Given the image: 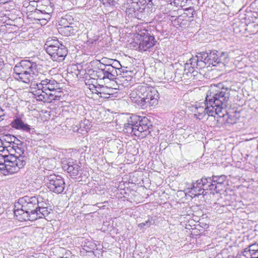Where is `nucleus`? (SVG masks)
<instances>
[{"mask_svg":"<svg viewBox=\"0 0 258 258\" xmlns=\"http://www.w3.org/2000/svg\"><path fill=\"white\" fill-rule=\"evenodd\" d=\"M231 89L226 87L223 83L216 85L215 91L207 95L206 102L208 104L214 107L220 117H222L228 123H232V119L228 113L227 108L229 105Z\"/></svg>","mask_w":258,"mask_h":258,"instance_id":"f257e3e1","label":"nucleus"},{"mask_svg":"<svg viewBox=\"0 0 258 258\" xmlns=\"http://www.w3.org/2000/svg\"><path fill=\"white\" fill-rule=\"evenodd\" d=\"M38 197L24 196L15 205L14 215L19 221H34L37 216Z\"/></svg>","mask_w":258,"mask_h":258,"instance_id":"f03ea898","label":"nucleus"},{"mask_svg":"<svg viewBox=\"0 0 258 258\" xmlns=\"http://www.w3.org/2000/svg\"><path fill=\"white\" fill-rule=\"evenodd\" d=\"M150 122L146 117L132 115L124 123L123 131L128 134L144 138L150 133Z\"/></svg>","mask_w":258,"mask_h":258,"instance_id":"7ed1b4c3","label":"nucleus"},{"mask_svg":"<svg viewBox=\"0 0 258 258\" xmlns=\"http://www.w3.org/2000/svg\"><path fill=\"white\" fill-rule=\"evenodd\" d=\"M24 150L21 146H18L14 152L7 157L4 163H0V170L2 173L7 175L18 172L19 170L24 167L26 163V157L22 155Z\"/></svg>","mask_w":258,"mask_h":258,"instance_id":"20e7f679","label":"nucleus"},{"mask_svg":"<svg viewBox=\"0 0 258 258\" xmlns=\"http://www.w3.org/2000/svg\"><path fill=\"white\" fill-rule=\"evenodd\" d=\"M38 65L29 60H22L14 68L15 78L25 83H29L38 76Z\"/></svg>","mask_w":258,"mask_h":258,"instance_id":"39448f33","label":"nucleus"},{"mask_svg":"<svg viewBox=\"0 0 258 258\" xmlns=\"http://www.w3.org/2000/svg\"><path fill=\"white\" fill-rule=\"evenodd\" d=\"M112 63L104 64L103 62L97 64L96 71L92 72L93 76L97 77L100 80L108 79L113 81L118 76V71H120L121 65L117 60H107Z\"/></svg>","mask_w":258,"mask_h":258,"instance_id":"423d86ee","label":"nucleus"},{"mask_svg":"<svg viewBox=\"0 0 258 258\" xmlns=\"http://www.w3.org/2000/svg\"><path fill=\"white\" fill-rule=\"evenodd\" d=\"M44 48L46 52L54 61H62L68 53L66 46L57 39L50 37L47 39L44 44Z\"/></svg>","mask_w":258,"mask_h":258,"instance_id":"0eeeda50","label":"nucleus"},{"mask_svg":"<svg viewBox=\"0 0 258 258\" xmlns=\"http://www.w3.org/2000/svg\"><path fill=\"white\" fill-rule=\"evenodd\" d=\"M44 181L50 191L57 194L62 192L64 189L65 183L62 177L54 174L44 176Z\"/></svg>","mask_w":258,"mask_h":258,"instance_id":"6e6552de","label":"nucleus"},{"mask_svg":"<svg viewBox=\"0 0 258 258\" xmlns=\"http://www.w3.org/2000/svg\"><path fill=\"white\" fill-rule=\"evenodd\" d=\"M146 92H145L143 99L141 101L142 103V108L155 106L158 104L159 93L157 90L154 87L145 85Z\"/></svg>","mask_w":258,"mask_h":258,"instance_id":"1a4fd4ad","label":"nucleus"},{"mask_svg":"<svg viewBox=\"0 0 258 258\" xmlns=\"http://www.w3.org/2000/svg\"><path fill=\"white\" fill-rule=\"evenodd\" d=\"M208 177H203L201 179L192 182L191 187H188V192L194 197L206 195L204 192L209 188Z\"/></svg>","mask_w":258,"mask_h":258,"instance_id":"9d476101","label":"nucleus"},{"mask_svg":"<svg viewBox=\"0 0 258 258\" xmlns=\"http://www.w3.org/2000/svg\"><path fill=\"white\" fill-rule=\"evenodd\" d=\"M209 180L208 187L210 190H213L216 193H219L225 186V182L226 181L227 176L224 175L220 176L213 175L212 177H208Z\"/></svg>","mask_w":258,"mask_h":258,"instance_id":"9b49d317","label":"nucleus"},{"mask_svg":"<svg viewBox=\"0 0 258 258\" xmlns=\"http://www.w3.org/2000/svg\"><path fill=\"white\" fill-rule=\"evenodd\" d=\"M215 114H217L216 110H215L214 107L210 106V104L204 103V106H199L196 107L195 116L201 120L203 119L206 115L208 116H215Z\"/></svg>","mask_w":258,"mask_h":258,"instance_id":"f8f14e48","label":"nucleus"},{"mask_svg":"<svg viewBox=\"0 0 258 258\" xmlns=\"http://www.w3.org/2000/svg\"><path fill=\"white\" fill-rule=\"evenodd\" d=\"M146 84L138 85L135 89L131 91L130 97L133 102L136 103L139 106L142 108V101L145 91Z\"/></svg>","mask_w":258,"mask_h":258,"instance_id":"ddd939ff","label":"nucleus"},{"mask_svg":"<svg viewBox=\"0 0 258 258\" xmlns=\"http://www.w3.org/2000/svg\"><path fill=\"white\" fill-rule=\"evenodd\" d=\"M62 168L67 170L68 173L72 178H76L81 171V167L76 161L69 160L67 164H63Z\"/></svg>","mask_w":258,"mask_h":258,"instance_id":"4468645a","label":"nucleus"},{"mask_svg":"<svg viewBox=\"0 0 258 258\" xmlns=\"http://www.w3.org/2000/svg\"><path fill=\"white\" fill-rule=\"evenodd\" d=\"M139 40L140 41L139 44V50L143 51H150L156 42L154 36L151 35L140 36Z\"/></svg>","mask_w":258,"mask_h":258,"instance_id":"2eb2a0df","label":"nucleus"},{"mask_svg":"<svg viewBox=\"0 0 258 258\" xmlns=\"http://www.w3.org/2000/svg\"><path fill=\"white\" fill-rule=\"evenodd\" d=\"M37 86L47 92H52L54 90L59 89V84L52 79L43 80Z\"/></svg>","mask_w":258,"mask_h":258,"instance_id":"dca6fc26","label":"nucleus"},{"mask_svg":"<svg viewBox=\"0 0 258 258\" xmlns=\"http://www.w3.org/2000/svg\"><path fill=\"white\" fill-rule=\"evenodd\" d=\"M39 83H36L35 82H32L31 84V88L32 89H35L32 92L35 96L36 99L38 101H43L44 102H49L48 100V92L45 91L43 89L39 88L37 85H38Z\"/></svg>","mask_w":258,"mask_h":258,"instance_id":"f3484780","label":"nucleus"},{"mask_svg":"<svg viewBox=\"0 0 258 258\" xmlns=\"http://www.w3.org/2000/svg\"><path fill=\"white\" fill-rule=\"evenodd\" d=\"M12 127L22 131L23 132L33 134L35 132V129L31 127L29 124L24 123V122L20 118H16L11 123Z\"/></svg>","mask_w":258,"mask_h":258,"instance_id":"a211bd4d","label":"nucleus"},{"mask_svg":"<svg viewBox=\"0 0 258 258\" xmlns=\"http://www.w3.org/2000/svg\"><path fill=\"white\" fill-rule=\"evenodd\" d=\"M98 91H99V94L101 95L100 97L106 98L116 97L118 94L116 88L108 87L103 85H99Z\"/></svg>","mask_w":258,"mask_h":258,"instance_id":"6ab92c4d","label":"nucleus"},{"mask_svg":"<svg viewBox=\"0 0 258 258\" xmlns=\"http://www.w3.org/2000/svg\"><path fill=\"white\" fill-rule=\"evenodd\" d=\"M243 255L247 258H256L258 257V243H253L244 249Z\"/></svg>","mask_w":258,"mask_h":258,"instance_id":"aec40b11","label":"nucleus"},{"mask_svg":"<svg viewBox=\"0 0 258 258\" xmlns=\"http://www.w3.org/2000/svg\"><path fill=\"white\" fill-rule=\"evenodd\" d=\"M95 71H96V70H90L89 71L88 74L89 75L90 78L89 79L86 80L85 84L86 85H90L91 84L98 85V83L99 84L102 83L103 82H104V83H105V80L106 79L100 80L97 77L93 76V73L92 72H95Z\"/></svg>","mask_w":258,"mask_h":258,"instance_id":"412c9836","label":"nucleus"},{"mask_svg":"<svg viewBox=\"0 0 258 258\" xmlns=\"http://www.w3.org/2000/svg\"><path fill=\"white\" fill-rule=\"evenodd\" d=\"M218 51H210L208 52V65L210 66H216L218 65Z\"/></svg>","mask_w":258,"mask_h":258,"instance_id":"4be33fe9","label":"nucleus"},{"mask_svg":"<svg viewBox=\"0 0 258 258\" xmlns=\"http://www.w3.org/2000/svg\"><path fill=\"white\" fill-rule=\"evenodd\" d=\"M137 3H134L126 8L125 13L128 17L137 18L139 16L138 11L135 9V6H137Z\"/></svg>","mask_w":258,"mask_h":258,"instance_id":"5701e85b","label":"nucleus"},{"mask_svg":"<svg viewBox=\"0 0 258 258\" xmlns=\"http://www.w3.org/2000/svg\"><path fill=\"white\" fill-rule=\"evenodd\" d=\"M59 32L66 36H70L75 34L77 32V29L72 26L64 25L63 27L60 28Z\"/></svg>","mask_w":258,"mask_h":258,"instance_id":"b1692460","label":"nucleus"},{"mask_svg":"<svg viewBox=\"0 0 258 258\" xmlns=\"http://www.w3.org/2000/svg\"><path fill=\"white\" fill-rule=\"evenodd\" d=\"M229 61V56L227 52H218V65L222 63L224 66H225L228 63Z\"/></svg>","mask_w":258,"mask_h":258,"instance_id":"393cba45","label":"nucleus"},{"mask_svg":"<svg viewBox=\"0 0 258 258\" xmlns=\"http://www.w3.org/2000/svg\"><path fill=\"white\" fill-rule=\"evenodd\" d=\"M188 62L190 64L192 69H202L204 68V63L202 61L199 60L197 56L192 57L188 60Z\"/></svg>","mask_w":258,"mask_h":258,"instance_id":"a878e982","label":"nucleus"},{"mask_svg":"<svg viewBox=\"0 0 258 258\" xmlns=\"http://www.w3.org/2000/svg\"><path fill=\"white\" fill-rule=\"evenodd\" d=\"M83 249L87 252H93L97 249V245L92 241L85 240L82 245Z\"/></svg>","mask_w":258,"mask_h":258,"instance_id":"bb28decb","label":"nucleus"},{"mask_svg":"<svg viewBox=\"0 0 258 258\" xmlns=\"http://www.w3.org/2000/svg\"><path fill=\"white\" fill-rule=\"evenodd\" d=\"M62 94V92L61 91H57V90H54V91L52 92H48V102H51L53 100H59Z\"/></svg>","mask_w":258,"mask_h":258,"instance_id":"cd10ccee","label":"nucleus"},{"mask_svg":"<svg viewBox=\"0 0 258 258\" xmlns=\"http://www.w3.org/2000/svg\"><path fill=\"white\" fill-rule=\"evenodd\" d=\"M199 61H202L204 63V68L206 67V66L208 63V52H202L200 53H198L196 55Z\"/></svg>","mask_w":258,"mask_h":258,"instance_id":"c85d7f7f","label":"nucleus"},{"mask_svg":"<svg viewBox=\"0 0 258 258\" xmlns=\"http://www.w3.org/2000/svg\"><path fill=\"white\" fill-rule=\"evenodd\" d=\"M14 141H12V140H11L10 143L9 144H4L5 146L3 147V149L6 148V150L10 154V155H12V154H14L15 151L16 150L17 147L18 146L15 143H14Z\"/></svg>","mask_w":258,"mask_h":258,"instance_id":"c756f323","label":"nucleus"},{"mask_svg":"<svg viewBox=\"0 0 258 258\" xmlns=\"http://www.w3.org/2000/svg\"><path fill=\"white\" fill-rule=\"evenodd\" d=\"M50 213L49 211H48L47 208H42L41 210H37V216L36 218V220L38 218H43L48 216Z\"/></svg>","mask_w":258,"mask_h":258,"instance_id":"7c9ffc66","label":"nucleus"},{"mask_svg":"<svg viewBox=\"0 0 258 258\" xmlns=\"http://www.w3.org/2000/svg\"><path fill=\"white\" fill-rule=\"evenodd\" d=\"M38 197V206L36 207V211L41 210L42 208H48V204L45 201H43V199L41 197Z\"/></svg>","mask_w":258,"mask_h":258,"instance_id":"2f4dec72","label":"nucleus"},{"mask_svg":"<svg viewBox=\"0 0 258 258\" xmlns=\"http://www.w3.org/2000/svg\"><path fill=\"white\" fill-rule=\"evenodd\" d=\"M154 223V220L152 219V218L151 219H149L148 220L146 221L145 222H142L139 223L138 224V227L140 228H143L145 226L147 227H149L151 225H153Z\"/></svg>","mask_w":258,"mask_h":258,"instance_id":"473e14b6","label":"nucleus"},{"mask_svg":"<svg viewBox=\"0 0 258 258\" xmlns=\"http://www.w3.org/2000/svg\"><path fill=\"white\" fill-rule=\"evenodd\" d=\"M100 85L98 83V85L96 84H91L90 85H87L88 86V88L90 89L91 91L93 93H95L97 94H99V85Z\"/></svg>","mask_w":258,"mask_h":258,"instance_id":"72a5a7b5","label":"nucleus"},{"mask_svg":"<svg viewBox=\"0 0 258 258\" xmlns=\"http://www.w3.org/2000/svg\"><path fill=\"white\" fill-rule=\"evenodd\" d=\"M186 70L187 71L186 73H188V72L193 73L194 71V69L191 68V67H190V64L188 61H186L184 66V71H186Z\"/></svg>","mask_w":258,"mask_h":258,"instance_id":"f704fd0d","label":"nucleus"},{"mask_svg":"<svg viewBox=\"0 0 258 258\" xmlns=\"http://www.w3.org/2000/svg\"><path fill=\"white\" fill-rule=\"evenodd\" d=\"M10 138H11V140H12V141H14V143H15L16 145H17L18 146H22V142L21 141H20L19 140H18V139H17L16 137L13 136L12 137H10Z\"/></svg>","mask_w":258,"mask_h":258,"instance_id":"c9c22d12","label":"nucleus"},{"mask_svg":"<svg viewBox=\"0 0 258 258\" xmlns=\"http://www.w3.org/2000/svg\"><path fill=\"white\" fill-rule=\"evenodd\" d=\"M13 136H11V135H8V136H6V137H5V144L6 145H8L10 143V141H11V138L10 137H12Z\"/></svg>","mask_w":258,"mask_h":258,"instance_id":"e433bc0d","label":"nucleus"},{"mask_svg":"<svg viewBox=\"0 0 258 258\" xmlns=\"http://www.w3.org/2000/svg\"><path fill=\"white\" fill-rule=\"evenodd\" d=\"M107 60H110L109 59H106V58H102L101 59V61H99V63H100L101 62H103L104 64H108L109 63H112V61H108Z\"/></svg>","mask_w":258,"mask_h":258,"instance_id":"4c0bfd02","label":"nucleus"},{"mask_svg":"<svg viewBox=\"0 0 258 258\" xmlns=\"http://www.w3.org/2000/svg\"><path fill=\"white\" fill-rule=\"evenodd\" d=\"M4 144H6L5 143H2L0 142V152L4 151L5 150H6V148H4L3 147H4L5 145Z\"/></svg>","mask_w":258,"mask_h":258,"instance_id":"58836bf2","label":"nucleus"},{"mask_svg":"<svg viewBox=\"0 0 258 258\" xmlns=\"http://www.w3.org/2000/svg\"><path fill=\"white\" fill-rule=\"evenodd\" d=\"M4 115V114L3 113V110L2 108L0 107V121L1 120H3V118H2L3 116Z\"/></svg>","mask_w":258,"mask_h":258,"instance_id":"ea45409f","label":"nucleus"},{"mask_svg":"<svg viewBox=\"0 0 258 258\" xmlns=\"http://www.w3.org/2000/svg\"><path fill=\"white\" fill-rule=\"evenodd\" d=\"M89 122V121L88 120H84V121L83 122H82L80 124L81 125V127L83 125H87L88 123Z\"/></svg>","mask_w":258,"mask_h":258,"instance_id":"a19ab883","label":"nucleus"},{"mask_svg":"<svg viewBox=\"0 0 258 258\" xmlns=\"http://www.w3.org/2000/svg\"><path fill=\"white\" fill-rule=\"evenodd\" d=\"M10 0H0V4H5L6 3H8Z\"/></svg>","mask_w":258,"mask_h":258,"instance_id":"79ce46f5","label":"nucleus"},{"mask_svg":"<svg viewBox=\"0 0 258 258\" xmlns=\"http://www.w3.org/2000/svg\"><path fill=\"white\" fill-rule=\"evenodd\" d=\"M66 20L64 19H62L61 20V22L63 23H64L63 21H66Z\"/></svg>","mask_w":258,"mask_h":258,"instance_id":"37998d69","label":"nucleus"},{"mask_svg":"<svg viewBox=\"0 0 258 258\" xmlns=\"http://www.w3.org/2000/svg\"><path fill=\"white\" fill-rule=\"evenodd\" d=\"M89 128V127L87 126V127H85V130L87 131L88 129Z\"/></svg>","mask_w":258,"mask_h":258,"instance_id":"c03bdc74","label":"nucleus"},{"mask_svg":"<svg viewBox=\"0 0 258 258\" xmlns=\"http://www.w3.org/2000/svg\"><path fill=\"white\" fill-rule=\"evenodd\" d=\"M61 258H69L68 256H62Z\"/></svg>","mask_w":258,"mask_h":258,"instance_id":"a18cd8bd","label":"nucleus"},{"mask_svg":"<svg viewBox=\"0 0 258 258\" xmlns=\"http://www.w3.org/2000/svg\"><path fill=\"white\" fill-rule=\"evenodd\" d=\"M70 254H71L70 252H69V253H67V255H70ZM66 254L67 255V254Z\"/></svg>","mask_w":258,"mask_h":258,"instance_id":"49530a36","label":"nucleus"},{"mask_svg":"<svg viewBox=\"0 0 258 258\" xmlns=\"http://www.w3.org/2000/svg\"><path fill=\"white\" fill-rule=\"evenodd\" d=\"M256 258H258V257H256Z\"/></svg>","mask_w":258,"mask_h":258,"instance_id":"de8ad7c7","label":"nucleus"}]
</instances>
